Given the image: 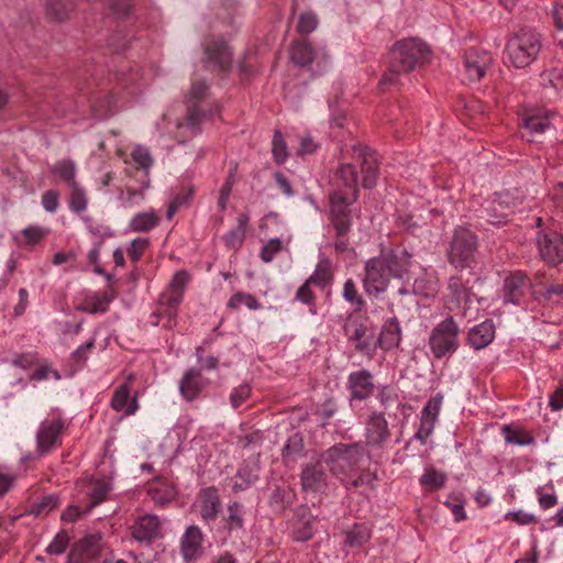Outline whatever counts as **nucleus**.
Masks as SVG:
<instances>
[{"label": "nucleus", "instance_id": "obj_13", "mask_svg": "<svg viewBox=\"0 0 563 563\" xmlns=\"http://www.w3.org/2000/svg\"><path fill=\"white\" fill-rule=\"evenodd\" d=\"M208 87L203 80H196L192 82L187 97L188 113L186 118V125L194 132L199 130V125L213 113L212 109L208 112L202 108L200 101L205 98Z\"/></svg>", "mask_w": 563, "mask_h": 563}, {"label": "nucleus", "instance_id": "obj_17", "mask_svg": "<svg viewBox=\"0 0 563 563\" xmlns=\"http://www.w3.org/2000/svg\"><path fill=\"white\" fill-rule=\"evenodd\" d=\"M463 59L464 73L471 82L479 81L493 63L492 54L477 47L466 49Z\"/></svg>", "mask_w": 563, "mask_h": 563}, {"label": "nucleus", "instance_id": "obj_53", "mask_svg": "<svg viewBox=\"0 0 563 563\" xmlns=\"http://www.w3.org/2000/svg\"><path fill=\"white\" fill-rule=\"evenodd\" d=\"M257 475L252 473L246 467L240 468L233 477L232 489L235 493L243 492L251 487L257 481Z\"/></svg>", "mask_w": 563, "mask_h": 563}, {"label": "nucleus", "instance_id": "obj_21", "mask_svg": "<svg viewBox=\"0 0 563 563\" xmlns=\"http://www.w3.org/2000/svg\"><path fill=\"white\" fill-rule=\"evenodd\" d=\"M316 516L311 514L309 507L301 505L296 508L294 523L291 528V537L297 542L310 540L316 532Z\"/></svg>", "mask_w": 563, "mask_h": 563}, {"label": "nucleus", "instance_id": "obj_38", "mask_svg": "<svg viewBox=\"0 0 563 563\" xmlns=\"http://www.w3.org/2000/svg\"><path fill=\"white\" fill-rule=\"evenodd\" d=\"M51 172L64 181L68 187L77 184V167L71 159H60L51 166Z\"/></svg>", "mask_w": 563, "mask_h": 563}, {"label": "nucleus", "instance_id": "obj_52", "mask_svg": "<svg viewBox=\"0 0 563 563\" xmlns=\"http://www.w3.org/2000/svg\"><path fill=\"white\" fill-rule=\"evenodd\" d=\"M342 296L346 302L355 307L356 311H361L365 305V300L360 295L355 283L347 279L343 285Z\"/></svg>", "mask_w": 563, "mask_h": 563}, {"label": "nucleus", "instance_id": "obj_55", "mask_svg": "<svg viewBox=\"0 0 563 563\" xmlns=\"http://www.w3.org/2000/svg\"><path fill=\"white\" fill-rule=\"evenodd\" d=\"M131 156L133 161L144 170H148L153 165V157L151 152L143 145H136L133 148Z\"/></svg>", "mask_w": 563, "mask_h": 563}, {"label": "nucleus", "instance_id": "obj_24", "mask_svg": "<svg viewBox=\"0 0 563 563\" xmlns=\"http://www.w3.org/2000/svg\"><path fill=\"white\" fill-rule=\"evenodd\" d=\"M201 519L209 523L214 521L221 510V499L218 489L213 486L203 488L197 497Z\"/></svg>", "mask_w": 563, "mask_h": 563}, {"label": "nucleus", "instance_id": "obj_2", "mask_svg": "<svg viewBox=\"0 0 563 563\" xmlns=\"http://www.w3.org/2000/svg\"><path fill=\"white\" fill-rule=\"evenodd\" d=\"M365 453V446L361 442L344 444L339 443L324 453V462L330 472L342 483L352 473H357Z\"/></svg>", "mask_w": 563, "mask_h": 563}, {"label": "nucleus", "instance_id": "obj_57", "mask_svg": "<svg viewBox=\"0 0 563 563\" xmlns=\"http://www.w3.org/2000/svg\"><path fill=\"white\" fill-rule=\"evenodd\" d=\"M444 505L452 511L455 521H462L466 518L464 500L460 496L451 495L448 500L444 501Z\"/></svg>", "mask_w": 563, "mask_h": 563}, {"label": "nucleus", "instance_id": "obj_26", "mask_svg": "<svg viewBox=\"0 0 563 563\" xmlns=\"http://www.w3.org/2000/svg\"><path fill=\"white\" fill-rule=\"evenodd\" d=\"M390 437L388 422L383 413H372L366 422V444L382 446Z\"/></svg>", "mask_w": 563, "mask_h": 563}, {"label": "nucleus", "instance_id": "obj_20", "mask_svg": "<svg viewBox=\"0 0 563 563\" xmlns=\"http://www.w3.org/2000/svg\"><path fill=\"white\" fill-rule=\"evenodd\" d=\"M530 287V280L527 275L520 271L510 274L504 280L500 296L504 303L519 306Z\"/></svg>", "mask_w": 563, "mask_h": 563}, {"label": "nucleus", "instance_id": "obj_33", "mask_svg": "<svg viewBox=\"0 0 563 563\" xmlns=\"http://www.w3.org/2000/svg\"><path fill=\"white\" fill-rule=\"evenodd\" d=\"M401 341V329L396 318H390L383 324L379 338H377L378 346L385 351H389L399 345Z\"/></svg>", "mask_w": 563, "mask_h": 563}, {"label": "nucleus", "instance_id": "obj_49", "mask_svg": "<svg viewBox=\"0 0 563 563\" xmlns=\"http://www.w3.org/2000/svg\"><path fill=\"white\" fill-rule=\"evenodd\" d=\"M446 482V475L434 468L427 470L420 477V484L424 489L433 492L443 487Z\"/></svg>", "mask_w": 563, "mask_h": 563}, {"label": "nucleus", "instance_id": "obj_58", "mask_svg": "<svg viewBox=\"0 0 563 563\" xmlns=\"http://www.w3.org/2000/svg\"><path fill=\"white\" fill-rule=\"evenodd\" d=\"M282 250V241L278 238L271 239L261 250V258L265 263H269L274 260L277 253Z\"/></svg>", "mask_w": 563, "mask_h": 563}, {"label": "nucleus", "instance_id": "obj_46", "mask_svg": "<svg viewBox=\"0 0 563 563\" xmlns=\"http://www.w3.org/2000/svg\"><path fill=\"white\" fill-rule=\"evenodd\" d=\"M244 305L250 310H260L262 308L261 302L251 294L238 291L230 297L227 302V307L231 310H238Z\"/></svg>", "mask_w": 563, "mask_h": 563}, {"label": "nucleus", "instance_id": "obj_34", "mask_svg": "<svg viewBox=\"0 0 563 563\" xmlns=\"http://www.w3.org/2000/svg\"><path fill=\"white\" fill-rule=\"evenodd\" d=\"M183 299L184 297L179 295V292L166 289L158 298V307L155 313L161 318H166L168 322H172L177 316L178 306Z\"/></svg>", "mask_w": 563, "mask_h": 563}, {"label": "nucleus", "instance_id": "obj_32", "mask_svg": "<svg viewBox=\"0 0 563 563\" xmlns=\"http://www.w3.org/2000/svg\"><path fill=\"white\" fill-rule=\"evenodd\" d=\"M495 338V324L493 320H485L474 325L468 331V344L475 350L486 347Z\"/></svg>", "mask_w": 563, "mask_h": 563}, {"label": "nucleus", "instance_id": "obj_12", "mask_svg": "<svg viewBox=\"0 0 563 563\" xmlns=\"http://www.w3.org/2000/svg\"><path fill=\"white\" fill-rule=\"evenodd\" d=\"M364 273L362 282L367 296L378 297L387 290L391 275L377 256L366 261Z\"/></svg>", "mask_w": 563, "mask_h": 563}, {"label": "nucleus", "instance_id": "obj_41", "mask_svg": "<svg viewBox=\"0 0 563 563\" xmlns=\"http://www.w3.org/2000/svg\"><path fill=\"white\" fill-rule=\"evenodd\" d=\"M47 231L38 225H30L21 230L20 235L16 236L18 244L27 249H33L42 240L45 239Z\"/></svg>", "mask_w": 563, "mask_h": 563}, {"label": "nucleus", "instance_id": "obj_14", "mask_svg": "<svg viewBox=\"0 0 563 563\" xmlns=\"http://www.w3.org/2000/svg\"><path fill=\"white\" fill-rule=\"evenodd\" d=\"M536 242L541 258L550 265L563 262V236L555 231L539 230Z\"/></svg>", "mask_w": 563, "mask_h": 563}, {"label": "nucleus", "instance_id": "obj_31", "mask_svg": "<svg viewBox=\"0 0 563 563\" xmlns=\"http://www.w3.org/2000/svg\"><path fill=\"white\" fill-rule=\"evenodd\" d=\"M358 176L355 169V166L350 163L341 164L334 175V184L338 187L336 190L341 191L340 188L343 187L351 191L352 199L355 201L358 196L357 189Z\"/></svg>", "mask_w": 563, "mask_h": 563}, {"label": "nucleus", "instance_id": "obj_43", "mask_svg": "<svg viewBox=\"0 0 563 563\" xmlns=\"http://www.w3.org/2000/svg\"><path fill=\"white\" fill-rule=\"evenodd\" d=\"M111 490V485L106 479H96L91 482L88 496L90 498V504L87 507V511L91 510L97 505L104 501L108 497V494Z\"/></svg>", "mask_w": 563, "mask_h": 563}, {"label": "nucleus", "instance_id": "obj_27", "mask_svg": "<svg viewBox=\"0 0 563 563\" xmlns=\"http://www.w3.org/2000/svg\"><path fill=\"white\" fill-rule=\"evenodd\" d=\"M208 385V379L202 376L198 368L187 369L179 380V393L187 401L198 398L203 388Z\"/></svg>", "mask_w": 563, "mask_h": 563}, {"label": "nucleus", "instance_id": "obj_25", "mask_svg": "<svg viewBox=\"0 0 563 563\" xmlns=\"http://www.w3.org/2000/svg\"><path fill=\"white\" fill-rule=\"evenodd\" d=\"M203 533L198 526H189L180 539V553L185 562L196 561L202 553Z\"/></svg>", "mask_w": 563, "mask_h": 563}, {"label": "nucleus", "instance_id": "obj_40", "mask_svg": "<svg viewBox=\"0 0 563 563\" xmlns=\"http://www.w3.org/2000/svg\"><path fill=\"white\" fill-rule=\"evenodd\" d=\"M225 528L230 531H241L244 529V507L238 501H231L227 507L224 517Z\"/></svg>", "mask_w": 563, "mask_h": 563}, {"label": "nucleus", "instance_id": "obj_10", "mask_svg": "<svg viewBox=\"0 0 563 563\" xmlns=\"http://www.w3.org/2000/svg\"><path fill=\"white\" fill-rule=\"evenodd\" d=\"M525 198L523 192L517 188L495 194L489 208L486 209L488 221L493 224L506 222L512 210L523 203Z\"/></svg>", "mask_w": 563, "mask_h": 563}, {"label": "nucleus", "instance_id": "obj_7", "mask_svg": "<svg viewBox=\"0 0 563 563\" xmlns=\"http://www.w3.org/2000/svg\"><path fill=\"white\" fill-rule=\"evenodd\" d=\"M344 334L353 343L355 351L372 358L378 347L375 329L362 318L349 319L344 324Z\"/></svg>", "mask_w": 563, "mask_h": 563}, {"label": "nucleus", "instance_id": "obj_62", "mask_svg": "<svg viewBox=\"0 0 563 563\" xmlns=\"http://www.w3.org/2000/svg\"><path fill=\"white\" fill-rule=\"evenodd\" d=\"M147 245L148 240L145 238H136L131 242L128 249V255L132 260V262L136 263L141 260Z\"/></svg>", "mask_w": 563, "mask_h": 563}, {"label": "nucleus", "instance_id": "obj_50", "mask_svg": "<svg viewBox=\"0 0 563 563\" xmlns=\"http://www.w3.org/2000/svg\"><path fill=\"white\" fill-rule=\"evenodd\" d=\"M503 433L506 442L510 444L523 446L529 445L534 441L533 437L529 432L522 429H512L509 426H504Z\"/></svg>", "mask_w": 563, "mask_h": 563}, {"label": "nucleus", "instance_id": "obj_28", "mask_svg": "<svg viewBox=\"0 0 563 563\" xmlns=\"http://www.w3.org/2000/svg\"><path fill=\"white\" fill-rule=\"evenodd\" d=\"M301 488L305 492L317 493L327 487V474L320 462L307 464L301 470Z\"/></svg>", "mask_w": 563, "mask_h": 563}, {"label": "nucleus", "instance_id": "obj_9", "mask_svg": "<svg viewBox=\"0 0 563 563\" xmlns=\"http://www.w3.org/2000/svg\"><path fill=\"white\" fill-rule=\"evenodd\" d=\"M474 279L475 276L471 271L452 275L448 279L446 285V298L449 302L465 311L476 297L473 291Z\"/></svg>", "mask_w": 563, "mask_h": 563}, {"label": "nucleus", "instance_id": "obj_54", "mask_svg": "<svg viewBox=\"0 0 563 563\" xmlns=\"http://www.w3.org/2000/svg\"><path fill=\"white\" fill-rule=\"evenodd\" d=\"M71 9L70 0H47L46 3L47 14L56 20H64Z\"/></svg>", "mask_w": 563, "mask_h": 563}, {"label": "nucleus", "instance_id": "obj_60", "mask_svg": "<svg viewBox=\"0 0 563 563\" xmlns=\"http://www.w3.org/2000/svg\"><path fill=\"white\" fill-rule=\"evenodd\" d=\"M189 279H190V276H189L188 272L178 271L173 276L167 289L170 291H174V292H179V295H181L184 297V291L186 289V286L189 282Z\"/></svg>", "mask_w": 563, "mask_h": 563}, {"label": "nucleus", "instance_id": "obj_5", "mask_svg": "<svg viewBox=\"0 0 563 563\" xmlns=\"http://www.w3.org/2000/svg\"><path fill=\"white\" fill-rule=\"evenodd\" d=\"M540 49V34L521 30L507 42L506 56L516 68H523L536 59Z\"/></svg>", "mask_w": 563, "mask_h": 563}, {"label": "nucleus", "instance_id": "obj_1", "mask_svg": "<svg viewBox=\"0 0 563 563\" xmlns=\"http://www.w3.org/2000/svg\"><path fill=\"white\" fill-rule=\"evenodd\" d=\"M430 57V48L421 40L410 37L398 41L390 49V66L383 75L379 85L382 87L400 86L404 75L429 63Z\"/></svg>", "mask_w": 563, "mask_h": 563}, {"label": "nucleus", "instance_id": "obj_44", "mask_svg": "<svg viewBox=\"0 0 563 563\" xmlns=\"http://www.w3.org/2000/svg\"><path fill=\"white\" fill-rule=\"evenodd\" d=\"M60 504L59 497L55 494L46 495L34 501L31 506L30 514L35 517H45Z\"/></svg>", "mask_w": 563, "mask_h": 563}, {"label": "nucleus", "instance_id": "obj_36", "mask_svg": "<svg viewBox=\"0 0 563 563\" xmlns=\"http://www.w3.org/2000/svg\"><path fill=\"white\" fill-rule=\"evenodd\" d=\"M130 398V387L128 384L120 385L113 393L112 400H111V407L115 411L124 410L125 415L130 416L133 415L139 405L136 398H133V400L128 404Z\"/></svg>", "mask_w": 563, "mask_h": 563}, {"label": "nucleus", "instance_id": "obj_19", "mask_svg": "<svg viewBox=\"0 0 563 563\" xmlns=\"http://www.w3.org/2000/svg\"><path fill=\"white\" fill-rule=\"evenodd\" d=\"M442 406V396L437 395L429 399L421 411L419 429L413 435L421 444H426L428 438L433 433Z\"/></svg>", "mask_w": 563, "mask_h": 563}, {"label": "nucleus", "instance_id": "obj_64", "mask_svg": "<svg viewBox=\"0 0 563 563\" xmlns=\"http://www.w3.org/2000/svg\"><path fill=\"white\" fill-rule=\"evenodd\" d=\"M505 519L508 521H514L520 526L536 523L538 521V518L534 515L528 514L523 510L509 511L505 515Z\"/></svg>", "mask_w": 563, "mask_h": 563}, {"label": "nucleus", "instance_id": "obj_47", "mask_svg": "<svg viewBox=\"0 0 563 563\" xmlns=\"http://www.w3.org/2000/svg\"><path fill=\"white\" fill-rule=\"evenodd\" d=\"M411 291L417 296L432 297L437 292V283L427 274H422L415 278Z\"/></svg>", "mask_w": 563, "mask_h": 563}, {"label": "nucleus", "instance_id": "obj_42", "mask_svg": "<svg viewBox=\"0 0 563 563\" xmlns=\"http://www.w3.org/2000/svg\"><path fill=\"white\" fill-rule=\"evenodd\" d=\"M69 188L68 207L73 212L80 213L87 210L88 196L86 189L79 184H75Z\"/></svg>", "mask_w": 563, "mask_h": 563}, {"label": "nucleus", "instance_id": "obj_4", "mask_svg": "<svg viewBox=\"0 0 563 563\" xmlns=\"http://www.w3.org/2000/svg\"><path fill=\"white\" fill-rule=\"evenodd\" d=\"M353 199L342 191L335 190L330 195V214L329 221L335 231L336 240L334 249L339 253H343L349 249L347 234L352 227V212L350 206Z\"/></svg>", "mask_w": 563, "mask_h": 563}, {"label": "nucleus", "instance_id": "obj_63", "mask_svg": "<svg viewBox=\"0 0 563 563\" xmlns=\"http://www.w3.org/2000/svg\"><path fill=\"white\" fill-rule=\"evenodd\" d=\"M251 396V387L247 384L234 388L230 395V402L233 408H239Z\"/></svg>", "mask_w": 563, "mask_h": 563}, {"label": "nucleus", "instance_id": "obj_16", "mask_svg": "<svg viewBox=\"0 0 563 563\" xmlns=\"http://www.w3.org/2000/svg\"><path fill=\"white\" fill-rule=\"evenodd\" d=\"M205 58L219 75H225L232 66V52L222 40L211 38L205 45Z\"/></svg>", "mask_w": 563, "mask_h": 563}, {"label": "nucleus", "instance_id": "obj_15", "mask_svg": "<svg viewBox=\"0 0 563 563\" xmlns=\"http://www.w3.org/2000/svg\"><path fill=\"white\" fill-rule=\"evenodd\" d=\"M353 158L361 165L363 187L367 189L374 188L378 178V161L376 152L368 146L357 144L353 146Z\"/></svg>", "mask_w": 563, "mask_h": 563}, {"label": "nucleus", "instance_id": "obj_3", "mask_svg": "<svg viewBox=\"0 0 563 563\" xmlns=\"http://www.w3.org/2000/svg\"><path fill=\"white\" fill-rule=\"evenodd\" d=\"M478 250L477 235L465 227L454 229L446 251L448 262L459 269H472Z\"/></svg>", "mask_w": 563, "mask_h": 563}, {"label": "nucleus", "instance_id": "obj_35", "mask_svg": "<svg viewBox=\"0 0 563 563\" xmlns=\"http://www.w3.org/2000/svg\"><path fill=\"white\" fill-rule=\"evenodd\" d=\"M250 222L247 213H240L236 219V225L222 236L225 246L230 250L238 251L245 239L246 228Z\"/></svg>", "mask_w": 563, "mask_h": 563}, {"label": "nucleus", "instance_id": "obj_51", "mask_svg": "<svg viewBox=\"0 0 563 563\" xmlns=\"http://www.w3.org/2000/svg\"><path fill=\"white\" fill-rule=\"evenodd\" d=\"M376 479L377 478L375 473H372L369 470H363L360 474L352 473V475L347 477L346 481L342 482V485H344L347 489L358 488L362 486L372 487Z\"/></svg>", "mask_w": 563, "mask_h": 563}, {"label": "nucleus", "instance_id": "obj_8", "mask_svg": "<svg viewBox=\"0 0 563 563\" xmlns=\"http://www.w3.org/2000/svg\"><path fill=\"white\" fill-rule=\"evenodd\" d=\"M291 60L299 66L310 67L313 75H321L329 68L330 60L324 49H313L306 40L295 41L290 48Z\"/></svg>", "mask_w": 563, "mask_h": 563}, {"label": "nucleus", "instance_id": "obj_39", "mask_svg": "<svg viewBox=\"0 0 563 563\" xmlns=\"http://www.w3.org/2000/svg\"><path fill=\"white\" fill-rule=\"evenodd\" d=\"M158 223V216L153 210H150L133 216L129 222V229L133 232H148L156 228Z\"/></svg>", "mask_w": 563, "mask_h": 563}, {"label": "nucleus", "instance_id": "obj_30", "mask_svg": "<svg viewBox=\"0 0 563 563\" xmlns=\"http://www.w3.org/2000/svg\"><path fill=\"white\" fill-rule=\"evenodd\" d=\"M521 137L527 142H538V137L552 129L548 115L532 114L522 119Z\"/></svg>", "mask_w": 563, "mask_h": 563}, {"label": "nucleus", "instance_id": "obj_59", "mask_svg": "<svg viewBox=\"0 0 563 563\" xmlns=\"http://www.w3.org/2000/svg\"><path fill=\"white\" fill-rule=\"evenodd\" d=\"M69 543V538L66 531L58 532L54 540L47 547V553L59 555L65 552Z\"/></svg>", "mask_w": 563, "mask_h": 563}, {"label": "nucleus", "instance_id": "obj_48", "mask_svg": "<svg viewBox=\"0 0 563 563\" xmlns=\"http://www.w3.org/2000/svg\"><path fill=\"white\" fill-rule=\"evenodd\" d=\"M294 496L290 488L276 486L271 495L269 505L276 510H284L292 503Z\"/></svg>", "mask_w": 563, "mask_h": 563}, {"label": "nucleus", "instance_id": "obj_45", "mask_svg": "<svg viewBox=\"0 0 563 563\" xmlns=\"http://www.w3.org/2000/svg\"><path fill=\"white\" fill-rule=\"evenodd\" d=\"M333 275L331 272V264L328 260H322L316 266L312 275L307 279L308 283L314 284L321 288H324L332 280Z\"/></svg>", "mask_w": 563, "mask_h": 563}, {"label": "nucleus", "instance_id": "obj_37", "mask_svg": "<svg viewBox=\"0 0 563 563\" xmlns=\"http://www.w3.org/2000/svg\"><path fill=\"white\" fill-rule=\"evenodd\" d=\"M344 545L350 548H361L366 544L371 537V529L364 523H355L344 532Z\"/></svg>", "mask_w": 563, "mask_h": 563}, {"label": "nucleus", "instance_id": "obj_56", "mask_svg": "<svg viewBox=\"0 0 563 563\" xmlns=\"http://www.w3.org/2000/svg\"><path fill=\"white\" fill-rule=\"evenodd\" d=\"M318 18L312 12H305L299 15L297 31L301 34H309L318 26Z\"/></svg>", "mask_w": 563, "mask_h": 563}, {"label": "nucleus", "instance_id": "obj_6", "mask_svg": "<svg viewBox=\"0 0 563 563\" xmlns=\"http://www.w3.org/2000/svg\"><path fill=\"white\" fill-rule=\"evenodd\" d=\"M460 327L453 317L439 322L430 332L428 345L437 360L451 357L459 349Z\"/></svg>", "mask_w": 563, "mask_h": 563}, {"label": "nucleus", "instance_id": "obj_23", "mask_svg": "<svg viewBox=\"0 0 563 563\" xmlns=\"http://www.w3.org/2000/svg\"><path fill=\"white\" fill-rule=\"evenodd\" d=\"M346 387L353 399H367L373 395L375 388L372 373L367 369L352 372L347 377Z\"/></svg>", "mask_w": 563, "mask_h": 563}, {"label": "nucleus", "instance_id": "obj_61", "mask_svg": "<svg viewBox=\"0 0 563 563\" xmlns=\"http://www.w3.org/2000/svg\"><path fill=\"white\" fill-rule=\"evenodd\" d=\"M273 154H274L275 161L278 164L284 163L288 156V153L286 151V144H285L283 135L279 131H275V133H274Z\"/></svg>", "mask_w": 563, "mask_h": 563}, {"label": "nucleus", "instance_id": "obj_29", "mask_svg": "<svg viewBox=\"0 0 563 563\" xmlns=\"http://www.w3.org/2000/svg\"><path fill=\"white\" fill-rule=\"evenodd\" d=\"M115 297L117 290L110 284L102 292L86 296L78 309L87 313H103L108 311L109 305Z\"/></svg>", "mask_w": 563, "mask_h": 563}, {"label": "nucleus", "instance_id": "obj_11", "mask_svg": "<svg viewBox=\"0 0 563 563\" xmlns=\"http://www.w3.org/2000/svg\"><path fill=\"white\" fill-rule=\"evenodd\" d=\"M65 421L60 417L43 420L36 431V453L40 456L49 454L62 444Z\"/></svg>", "mask_w": 563, "mask_h": 563}, {"label": "nucleus", "instance_id": "obj_18", "mask_svg": "<svg viewBox=\"0 0 563 563\" xmlns=\"http://www.w3.org/2000/svg\"><path fill=\"white\" fill-rule=\"evenodd\" d=\"M129 530L134 541L151 544L161 537L162 522L156 515L145 514L136 517Z\"/></svg>", "mask_w": 563, "mask_h": 563}, {"label": "nucleus", "instance_id": "obj_22", "mask_svg": "<svg viewBox=\"0 0 563 563\" xmlns=\"http://www.w3.org/2000/svg\"><path fill=\"white\" fill-rule=\"evenodd\" d=\"M395 278H402L411 266V254L401 247L382 252L377 256Z\"/></svg>", "mask_w": 563, "mask_h": 563}]
</instances>
